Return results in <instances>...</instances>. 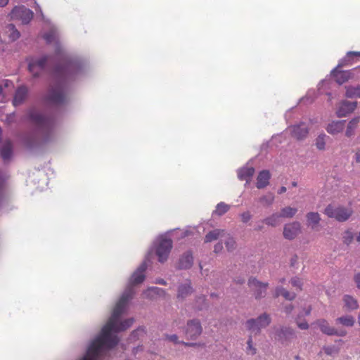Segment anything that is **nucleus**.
<instances>
[{"instance_id":"1","label":"nucleus","mask_w":360,"mask_h":360,"mask_svg":"<svg viewBox=\"0 0 360 360\" xmlns=\"http://www.w3.org/2000/svg\"><path fill=\"white\" fill-rule=\"evenodd\" d=\"M149 255L150 253L147 255L146 260L148 259ZM146 268L147 263L144 261L133 274L130 279V285L125 289L117 302L111 316L103 327L101 334L92 341L86 354L80 360H98L99 356L118 343L117 336L112 333L124 331L131 326L134 323L133 318L121 321L120 317L126 311L128 302L134 293L132 285L141 283L144 281L143 273Z\"/></svg>"},{"instance_id":"2","label":"nucleus","mask_w":360,"mask_h":360,"mask_svg":"<svg viewBox=\"0 0 360 360\" xmlns=\"http://www.w3.org/2000/svg\"><path fill=\"white\" fill-rule=\"evenodd\" d=\"M81 68L78 60L65 59L64 65H58L53 72L51 82L46 95L47 101L53 105L64 104L67 101L65 84L72 75L77 74Z\"/></svg>"},{"instance_id":"3","label":"nucleus","mask_w":360,"mask_h":360,"mask_svg":"<svg viewBox=\"0 0 360 360\" xmlns=\"http://www.w3.org/2000/svg\"><path fill=\"white\" fill-rule=\"evenodd\" d=\"M28 117L30 120L36 126L37 131L25 137L27 145L32 146L41 142L48 141L52 132L53 121L34 109L29 111Z\"/></svg>"},{"instance_id":"4","label":"nucleus","mask_w":360,"mask_h":360,"mask_svg":"<svg viewBox=\"0 0 360 360\" xmlns=\"http://www.w3.org/2000/svg\"><path fill=\"white\" fill-rule=\"evenodd\" d=\"M354 56H360V51L348 52L347 56L341 60L338 65L331 72L333 77L338 84H342L353 77L354 75L352 70L343 71L339 69L342 66L351 65L352 59Z\"/></svg>"},{"instance_id":"5","label":"nucleus","mask_w":360,"mask_h":360,"mask_svg":"<svg viewBox=\"0 0 360 360\" xmlns=\"http://www.w3.org/2000/svg\"><path fill=\"white\" fill-rule=\"evenodd\" d=\"M324 214L329 218H333L338 221H346L353 214V210L349 207L330 204L324 210Z\"/></svg>"},{"instance_id":"6","label":"nucleus","mask_w":360,"mask_h":360,"mask_svg":"<svg viewBox=\"0 0 360 360\" xmlns=\"http://www.w3.org/2000/svg\"><path fill=\"white\" fill-rule=\"evenodd\" d=\"M271 319L269 314L264 313L257 319H250L245 323L247 329L251 334H259L262 328L267 327L271 323Z\"/></svg>"},{"instance_id":"7","label":"nucleus","mask_w":360,"mask_h":360,"mask_svg":"<svg viewBox=\"0 0 360 360\" xmlns=\"http://www.w3.org/2000/svg\"><path fill=\"white\" fill-rule=\"evenodd\" d=\"M172 248V241L171 239L164 237L159 238L156 248V255L160 262L163 263L167 259Z\"/></svg>"},{"instance_id":"8","label":"nucleus","mask_w":360,"mask_h":360,"mask_svg":"<svg viewBox=\"0 0 360 360\" xmlns=\"http://www.w3.org/2000/svg\"><path fill=\"white\" fill-rule=\"evenodd\" d=\"M33 15V12L25 6H15L10 13L12 20H20L22 24L29 23Z\"/></svg>"},{"instance_id":"9","label":"nucleus","mask_w":360,"mask_h":360,"mask_svg":"<svg viewBox=\"0 0 360 360\" xmlns=\"http://www.w3.org/2000/svg\"><path fill=\"white\" fill-rule=\"evenodd\" d=\"M248 285L253 292V295L256 300H260L266 296L269 286L268 283H263L254 277H251L248 280Z\"/></svg>"},{"instance_id":"10","label":"nucleus","mask_w":360,"mask_h":360,"mask_svg":"<svg viewBox=\"0 0 360 360\" xmlns=\"http://www.w3.org/2000/svg\"><path fill=\"white\" fill-rule=\"evenodd\" d=\"M295 338V331L292 328L281 326L275 330V339L282 345H288Z\"/></svg>"},{"instance_id":"11","label":"nucleus","mask_w":360,"mask_h":360,"mask_svg":"<svg viewBox=\"0 0 360 360\" xmlns=\"http://www.w3.org/2000/svg\"><path fill=\"white\" fill-rule=\"evenodd\" d=\"M48 56H43L40 58L28 59V70L34 77L39 75L40 72L45 68L49 61Z\"/></svg>"},{"instance_id":"12","label":"nucleus","mask_w":360,"mask_h":360,"mask_svg":"<svg viewBox=\"0 0 360 360\" xmlns=\"http://www.w3.org/2000/svg\"><path fill=\"white\" fill-rule=\"evenodd\" d=\"M202 328L200 322L197 319L189 320L185 328V334L188 338L195 340L202 333Z\"/></svg>"},{"instance_id":"13","label":"nucleus","mask_w":360,"mask_h":360,"mask_svg":"<svg viewBox=\"0 0 360 360\" xmlns=\"http://www.w3.org/2000/svg\"><path fill=\"white\" fill-rule=\"evenodd\" d=\"M357 107V102L343 101L340 102L338 106L336 115L338 117H346L354 111Z\"/></svg>"},{"instance_id":"14","label":"nucleus","mask_w":360,"mask_h":360,"mask_svg":"<svg viewBox=\"0 0 360 360\" xmlns=\"http://www.w3.org/2000/svg\"><path fill=\"white\" fill-rule=\"evenodd\" d=\"M301 231V225L298 221L286 224L283 227V236L288 240L294 239Z\"/></svg>"},{"instance_id":"15","label":"nucleus","mask_w":360,"mask_h":360,"mask_svg":"<svg viewBox=\"0 0 360 360\" xmlns=\"http://www.w3.org/2000/svg\"><path fill=\"white\" fill-rule=\"evenodd\" d=\"M291 136L297 140L305 139L309 134L308 127L303 122L289 127Z\"/></svg>"},{"instance_id":"16","label":"nucleus","mask_w":360,"mask_h":360,"mask_svg":"<svg viewBox=\"0 0 360 360\" xmlns=\"http://www.w3.org/2000/svg\"><path fill=\"white\" fill-rule=\"evenodd\" d=\"M316 324L319 326L321 332L328 335H338V336H344L345 335V332H339L335 328L329 326L327 321L325 319H319L316 321Z\"/></svg>"},{"instance_id":"17","label":"nucleus","mask_w":360,"mask_h":360,"mask_svg":"<svg viewBox=\"0 0 360 360\" xmlns=\"http://www.w3.org/2000/svg\"><path fill=\"white\" fill-rule=\"evenodd\" d=\"M13 144L10 141H5L0 148V156L4 163L11 161L13 157Z\"/></svg>"},{"instance_id":"18","label":"nucleus","mask_w":360,"mask_h":360,"mask_svg":"<svg viewBox=\"0 0 360 360\" xmlns=\"http://www.w3.org/2000/svg\"><path fill=\"white\" fill-rule=\"evenodd\" d=\"M193 291L191 282L186 281L185 283L178 286L176 297L179 300L184 301L187 297L192 294Z\"/></svg>"},{"instance_id":"19","label":"nucleus","mask_w":360,"mask_h":360,"mask_svg":"<svg viewBox=\"0 0 360 360\" xmlns=\"http://www.w3.org/2000/svg\"><path fill=\"white\" fill-rule=\"evenodd\" d=\"M28 94V89L24 85L20 86L15 92L13 99V104L14 106L22 105L26 100Z\"/></svg>"},{"instance_id":"20","label":"nucleus","mask_w":360,"mask_h":360,"mask_svg":"<svg viewBox=\"0 0 360 360\" xmlns=\"http://www.w3.org/2000/svg\"><path fill=\"white\" fill-rule=\"evenodd\" d=\"M193 264V257L192 253L189 251L184 253L179 258L177 268L179 269H188Z\"/></svg>"},{"instance_id":"21","label":"nucleus","mask_w":360,"mask_h":360,"mask_svg":"<svg viewBox=\"0 0 360 360\" xmlns=\"http://www.w3.org/2000/svg\"><path fill=\"white\" fill-rule=\"evenodd\" d=\"M307 225L312 230H316L321 221L320 214L316 212H308L306 215Z\"/></svg>"},{"instance_id":"22","label":"nucleus","mask_w":360,"mask_h":360,"mask_svg":"<svg viewBox=\"0 0 360 360\" xmlns=\"http://www.w3.org/2000/svg\"><path fill=\"white\" fill-rule=\"evenodd\" d=\"M345 120L333 121L326 127L328 133L335 135L342 132L345 128Z\"/></svg>"},{"instance_id":"23","label":"nucleus","mask_w":360,"mask_h":360,"mask_svg":"<svg viewBox=\"0 0 360 360\" xmlns=\"http://www.w3.org/2000/svg\"><path fill=\"white\" fill-rule=\"evenodd\" d=\"M270 173L267 170H263L259 172L257 179V188H263L269 184L270 179Z\"/></svg>"},{"instance_id":"24","label":"nucleus","mask_w":360,"mask_h":360,"mask_svg":"<svg viewBox=\"0 0 360 360\" xmlns=\"http://www.w3.org/2000/svg\"><path fill=\"white\" fill-rule=\"evenodd\" d=\"M225 230L224 229H214L212 231H209L205 236L204 241L205 243H210L214 240H217L220 237H223L225 236Z\"/></svg>"},{"instance_id":"25","label":"nucleus","mask_w":360,"mask_h":360,"mask_svg":"<svg viewBox=\"0 0 360 360\" xmlns=\"http://www.w3.org/2000/svg\"><path fill=\"white\" fill-rule=\"evenodd\" d=\"M360 121V117H356L353 119H352L347 124L346 131H345V136L347 137H352L354 135V131L358 127V124Z\"/></svg>"},{"instance_id":"26","label":"nucleus","mask_w":360,"mask_h":360,"mask_svg":"<svg viewBox=\"0 0 360 360\" xmlns=\"http://www.w3.org/2000/svg\"><path fill=\"white\" fill-rule=\"evenodd\" d=\"M255 173V169L252 167H243L238 171V177L240 180H246L247 182L249 179Z\"/></svg>"},{"instance_id":"27","label":"nucleus","mask_w":360,"mask_h":360,"mask_svg":"<svg viewBox=\"0 0 360 360\" xmlns=\"http://www.w3.org/2000/svg\"><path fill=\"white\" fill-rule=\"evenodd\" d=\"M343 302L345 303V307L349 311L356 309L359 307L357 300L351 295H344Z\"/></svg>"},{"instance_id":"28","label":"nucleus","mask_w":360,"mask_h":360,"mask_svg":"<svg viewBox=\"0 0 360 360\" xmlns=\"http://www.w3.org/2000/svg\"><path fill=\"white\" fill-rule=\"evenodd\" d=\"M280 295H282L285 300H293L296 297L295 293L290 292L283 287H277L275 289V297H278Z\"/></svg>"},{"instance_id":"29","label":"nucleus","mask_w":360,"mask_h":360,"mask_svg":"<svg viewBox=\"0 0 360 360\" xmlns=\"http://www.w3.org/2000/svg\"><path fill=\"white\" fill-rule=\"evenodd\" d=\"M281 218V217L279 213L276 212L262 220V223H264L268 226L275 227L279 224Z\"/></svg>"},{"instance_id":"30","label":"nucleus","mask_w":360,"mask_h":360,"mask_svg":"<svg viewBox=\"0 0 360 360\" xmlns=\"http://www.w3.org/2000/svg\"><path fill=\"white\" fill-rule=\"evenodd\" d=\"M6 32L11 41H15L20 37V32L16 29L15 26L13 24H9L6 27Z\"/></svg>"},{"instance_id":"31","label":"nucleus","mask_w":360,"mask_h":360,"mask_svg":"<svg viewBox=\"0 0 360 360\" xmlns=\"http://www.w3.org/2000/svg\"><path fill=\"white\" fill-rule=\"evenodd\" d=\"M354 319L352 316L347 315L339 317L336 319V323L342 324L347 327H352L354 324Z\"/></svg>"},{"instance_id":"32","label":"nucleus","mask_w":360,"mask_h":360,"mask_svg":"<svg viewBox=\"0 0 360 360\" xmlns=\"http://www.w3.org/2000/svg\"><path fill=\"white\" fill-rule=\"evenodd\" d=\"M346 96L348 98H360V85L357 86H346Z\"/></svg>"},{"instance_id":"33","label":"nucleus","mask_w":360,"mask_h":360,"mask_svg":"<svg viewBox=\"0 0 360 360\" xmlns=\"http://www.w3.org/2000/svg\"><path fill=\"white\" fill-rule=\"evenodd\" d=\"M297 210L295 207H285L281 209L279 213L280 216L283 218H292L297 213Z\"/></svg>"},{"instance_id":"34","label":"nucleus","mask_w":360,"mask_h":360,"mask_svg":"<svg viewBox=\"0 0 360 360\" xmlns=\"http://www.w3.org/2000/svg\"><path fill=\"white\" fill-rule=\"evenodd\" d=\"M229 209L230 206L229 205L221 202L217 205L216 210L214 211L213 214L218 216H221L227 212Z\"/></svg>"},{"instance_id":"35","label":"nucleus","mask_w":360,"mask_h":360,"mask_svg":"<svg viewBox=\"0 0 360 360\" xmlns=\"http://www.w3.org/2000/svg\"><path fill=\"white\" fill-rule=\"evenodd\" d=\"M259 201L262 203L263 206L269 207L273 204L274 201V195L273 193H268L261 197L259 199Z\"/></svg>"},{"instance_id":"36","label":"nucleus","mask_w":360,"mask_h":360,"mask_svg":"<svg viewBox=\"0 0 360 360\" xmlns=\"http://www.w3.org/2000/svg\"><path fill=\"white\" fill-rule=\"evenodd\" d=\"M327 136L325 134H321L316 139V146L319 150H323L326 146V139Z\"/></svg>"},{"instance_id":"37","label":"nucleus","mask_w":360,"mask_h":360,"mask_svg":"<svg viewBox=\"0 0 360 360\" xmlns=\"http://www.w3.org/2000/svg\"><path fill=\"white\" fill-rule=\"evenodd\" d=\"M225 246L229 252H232L236 248V240L229 235L225 240Z\"/></svg>"},{"instance_id":"38","label":"nucleus","mask_w":360,"mask_h":360,"mask_svg":"<svg viewBox=\"0 0 360 360\" xmlns=\"http://www.w3.org/2000/svg\"><path fill=\"white\" fill-rule=\"evenodd\" d=\"M164 290L160 288L150 287V288H148L146 291L143 292V295L146 297H150L153 296V294L160 295V292H162Z\"/></svg>"},{"instance_id":"39","label":"nucleus","mask_w":360,"mask_h":360,"mask_svg":"<svg viewBox=\"0 0 360 360\" xmlns=\"http://www.w3.org/2000/svg\"><path fill=\"white\" fill-rule=\"evenodd\" d=\"M246 353L252 356L256 354L257 353V349L253 346L252 344V338L251 335L249 336L247 341Z\"/></svg>"},{"instance_id":"40","label":"nucleus","mask_w":360,"mask_h":360,"mask_svg":"<svg viewBox=\"0 0 360 360\" xmlns=\"http://www.w3.org/2000/svg\"><path fill=\"white\" fill-rule=\"evenodd\" d=\"M353 239L354 235L351 231L347 230L342 233V242L347 245H349L352 242Z\"/></svg>"},{"instance_id":"41","label":"nucleus","mask_w":360,"mask_h":360,"mask_svg":"<svg viewBox=\"0 0 360 360\" xmlns=\"http://www.w3.org/2000/svg\"><path fill=\"white\" fill-rule=\"evenodd\" d=\"M207 304L206 303V299L204 295L198 296L196 298V307L199 310H202L204 308L207 307Z\"/></svg>"},{"instance_id":"42","label":"nucleus","mask_w":360,"mask_h":360,"mask_svg":"<svg viewBox=\"0 0 360 360\" xmlns=\"http://www.w3.org/2000/svg\"><path fill=\"white\" fill-rule=\"evenodd\" d=\"M323 350L329 356H334L339 352L338 348L335 346H326L323 347Z\"/></svg>"},{"instance_id":"43","label":"nucleus","mask_w":360,"mask_h":360,"mask_svg":"<svg viewBox=\"0 0 360 360\" xmlns=\"http://www.w3.org/2000/svg\"><path fill=\"white\" fill-rule=\"evenodd\" d=\"M145 333V331L143 328H139L137 330H134L131 335H130V340L131 341H135L136 340L139 339L140 336H142Z\"/></svg>"},{"instance_id":"44","label":"nucleus","mask_w":360,"mask_h":360,"mask_svg":"<svg viewBox=\"0 0 360 360\" xmlns=\"http://www.w3.org/2000/svg\"><path fill=\"white\" fill-rule=\"evenodd\" d=\"M240 216L241 218V221L243 223L248 222L252 218V214H250V212L249 211L243 212L242 214H240Z\"/></svg>"},{"instance_id":"45","label":"nucleus","mask_w":360,"mask_h":360,"mask_svg":"<svg viewBox=\"0 0 360 360\" xmlns=\"http://www.w3.org/2000/svg\"><path fill=\"white\" fill-rule=\"evenodd\" d=\"M290 283L292 286L297 288L300 290H302V282L301 280L299 278H292L290 280Z\"/></svg>"},{"instance_id":"46","label":"nucleus","mask_w":360,"mask_h":360,"mask_svg":"<svg viewBox=\"0 0 360 360\" xmlns=\"http://www.w3.org/2000/svg\"><path fill=\"white\" fill-rule=\"evenodd\" d=\"M165 338L169 341H171L175 344H181L182 341L179 340V338L176 335H165Z\"/></svg>"},{"instance_id":"47","label":"nucleus","mask_w":360,"mask_h":360,"mask_svg":"<svg viewBox=\"0 0 360 360\" xmlns=\"http://www.w3.org/2000/svg\"><path fill=\"white\" fill-rule=\"evenodd\" d=\"M224 247L221 242H219L217 244L214 245V252L215 253H219L222 251Z\"/></svg>"},{"instance_id":"48","label":"nucleus","mask_w":360,"mask_h":360,"mask_svg":"<svg viewBox=\"0 0 360 360\" xmlns=\"http://www.w3.org/2000/svg\"><path fill=\"white\" fill-rule=\"evenodd\" d=\"M44 38L47 41V42H51L53 41L54 39V34L53 32H50L49 33H47L45 34Z\"/></svg>"},{"instance_id":"49","label":"nucleus","mask_w":360,"mask_h":360,"mask_svg":"<svg viewBox=\"0 0 360 360\" xmlns=\"http://www.w3.org/2000/svg\"><path fill=\"white\" fill-rule=\"evenodd\" d=\"M354 280L356 284V287L360 289V272L357 273L354 276Z\"/></svg>"},{"instance_id":"50","label":"nucleus","mask_w":360,"mask_h":360,"mask_svg":"<svg viewBox=\"0 0 360 360\" xmlns=\"http://www.w3.org/2000/svg\"><path fill=\"white\" fill-rule=\"evenodd\" d=\"M293 309V306L292 304H288L286 305L285 307H284V311L286 313V314H290L291 311H292Z\"/></svg>"},{"instance_id":"51","label":"nucleus","mask_w":360,"mask_h":360,"mask_svg":"<svg viewBox=\"0 0 360 360\" xmlns=\"http://www.w3.org/2000/svg\"><path fill=\"white\" fill-rule=\"evenodd\" d=\"M297 326L302 330H307L309 328V325L307 322L299 323Z\"/></svg>"},{"instance_id":"52","label":"nucleus","mask_w":360,"mask_h":360,"mask_svg":"<svg viewBox=\"0 0 360 360\" xmlns=\"http://www.w3.org/2000/svg\"><path fill=\"white\" fill-rule=\"evenodd\" d=\"M245 278L243 277H237L234 279V282L237 284L242 285L245 283Z\"/></svg>"},{"instance_id":"53","label":"nucleus","mask_w":360,"mask_h":360,"mask_svg":"<svg viewBox=\"0 0 360 360\" xmlns=\"http://www.w3.org/2000/svg\"><path fill=\"white\" fill-rule=\"evenodd\" d=\"M181 344H183L184 345H185L186 347H195V346L200 345V344H198V343H195V342H183V341H182Z\"/></svg>"},{"instance_id":"54","label":"nucleus","mask_w":360,"mask_h":360,"mask_svg":"<svg viewBox=\"0 0 360 360\" xmlns=\"http://www.w3.org/2000/svg\"><path fill=\"white\" fill-rule=\"evenodd\" d=\"M355 160L356 162L360 163V149H358L355 153Z\"/></svg>"},{"instance_id":"55","label":"nucleus","mask_w":360,"mask_h":360,"mask_svg":"<svg viewBox=\"0 0 360 360\" xmlns=\"http://www.w3.org/2000/svg\"><path fill=\"white\" fill-rule=\"evenodd\" d=\"M143 350V346H138L137 347L134 348L133 349V354H136L139 351Z\"/></svg>"},{"instance_id":"56","label":"nucleus","mask_w":360,"mask_h":360,"mask_svg":"<svg viewBox=\"0 0 360 360\" xmlns=\"http://www.w3.org/2000/svg\"><path fill=\"white\" fill-rule=\"evenodd\" d=\"M9 0H0V7H5L8 4Z\"/></svg>"},{"instance_id":"57","label":"nucleus","mask_w":360,"mask_h":360,"mask_svg":"<svg viewBox=\"0 0 360 360\" xmlns=\"http://www.w3.org/2000/svg\"><path fill=\"white\" fill-rule=\"evenodd\" d=\"M155 283L160 285H166V281L162 278L157 279Z\"/></svg>"},{"instance_id":"58","label":"nucleus","mask_w":360,"mask_h":360,"mask_svg":"<svg viewBox=\"0 0 360 360\" xmlns=\"http://www.w3.org/2000/svg\"><path fill=\"white\" fill-rule=\"evenodd\" d=\"M262 221L261 222V224H259L256 227H255V230L256 231H262L263 229H264V226L262 224Z\"/></svg>"},{"instance_id":"59","label":"nucleus","mask_w":360,"mask_h":360,"mask_svg":"<svg viewBox=\"0 0 360 360\" xmlns=\"http://www.w3.org/2000/svg\"><path fill=\"white\" fill-rule=\"evenodd\" d=\"M4 96L3 95V87L1 85H0V101H1L4 99Z\"/></svg>"},{"instance_id":"60","label":"nucleus","mask_w":360,"mask_h":360,"mask_svg":"<svg viewBox=\"0 0 360 360\" xmlns=\"http://www.w3.org/2000/svg\"><path fill=\"white\" fill-rule=\"evenodd\" d=\"M297 257L296 255H295L292 259H291V265L293 266L295 264V263L297 262Z\"/></svg>"},{"instance_id":"61","label":"nucleus","mask_w":360,"mask_h":360,"mask_svg":"<svg viewBox=\"0 0 360 360\" xmlns=\"http://www.w3.org/2000/svg\"><path fill=\"white\" fill-rule=\"evenodd\" d=\"M286 191V188L285 186H282L279 190H278V193L279 194H282L283 193H285Z\"/></svg>"},{"instance_id":"62","label":"nucleus","mask_w":360,"mask_h":360,"mask_svg":"<svg viewBox=\"0 0 360 360\" xmlns=\"http://www.w3.org/2000/svg\"><path fill=\"white\" fill-rule=\"evenodd\" d=\"M356 240H357L358 242H360V232L359 233V234H358V236H357V237H356Z\"/></svg>"},{"instance_id":"63","label":"nucleus","mask_w":360,"mask_h":360,"mask_svg":"<svg viewBox=\"0 0 360 360\" xmlns=\"http://www.w3.org/2000/svg\"><path fill=\"white\" fill-rule=\"evenodd\" d=\"M285 279L284 278H281V279L279 280V281H280L281 283H283L285 282Z\"/></svg>"},{"instance_id":"64","label":"nucleus","mask_w":360,"mask_h":360,"mask_svg":"<svg viewBox=\"0 0 360 360\" xmlns=\"http://www.w3.org/2000/svg\"><path fill=\"white\" fill-rule=\"evenodd\" d=\"M297 182H295V181H293V182L292 183V186L293 187H296V186H297Z\"/></svg>"}]
</instances>
